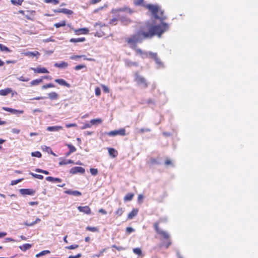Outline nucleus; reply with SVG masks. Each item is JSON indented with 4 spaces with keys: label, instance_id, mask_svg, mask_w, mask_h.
Segmentation results:
<instances>
[{
    "label": "nucleus",
    "instance_id": "2",
    "mask_svg": "<svg viewBox=\"0 0 258 258\" xmlns=\"http://www.w3.org/2000/svg\"><path fill=\"white\" fill-rule=\"evenodd\" d=\"M135 51L142 58L149 57L154 59L156 63L158 65L157 69L164 68V63L157 56V53L152 52L151 51H144L140 48H136L135 49Z\"/></svg>",
    "mask_w": 258,
    "mask_h": 258
},
{
    "label": "nucleus",
    "instance_id": "22",
    "mask_svg": "<svg viewBox=\"0 0 258 258\" xmlns=\"http://www.w3.org/2000/svg\"><path fill=\"white\" fill-rule=\"evenodd\" d=\"M32 244H29V243H25L24 244H23V245H21V246H19V248L20 249L23 251H26L27 250L29 249V248H30L31 247H32Z\"/></svg>",
    "mask_w": 258,
    "mask_h": 258
},
{
    "label": "nucleus",
    "instance_id": "63",
    "mask_svg": "<svg viewBox=\"0 0 258 258\" xmlns=\"http://www.w3.org/2000/svg\"><path fill=\"white\" fill-rule=\"evenodd\" d=\"M29 12L27 11L26 13H25V15L24 16L26 17V18L28 20H32V19L30 17V15H29Z\"/></svg>",
    "mask_w": 258,
    "mask_h": 258
},
{
    "label": "nucleus",
    "instance_id": "23",
    "mask_svg": "<svg viewBox=\"0 0 258 258\" xmlns=\"http://www.w3.org/2000/svg\"><path fill=\"white\" fill-rule=\"evenodd\" d=\"M86 40L85 37L78 38H71L70 40V41L72 43H78V42H83Z\"/></svg>",
    "mask_w": 258,
    "mask_h": 258
},
{
    "label": "nucleus",
    "instance_id": "29",
    "mask_svg": "<svg viewBox=\"0 0 258 258\" xmlns=\"http://www.w3.org/2000/svg\"><path fill=\"white\" fill-rule=\"evenodd\" d=\"M159 234L162 235L165 239H168L170 237L169 234L164 230H159Z\"/></svg>",
    "mask_w": 258,
    "mask_h": 258
},
{
    "label": "nucleus",
    "instance_id": "28",
    "mask_svg": "<svg viewBox=\"0 0 258 258\" xmlns=\"http://www.w3.org/2000/svg\"><path fill=\"white\" fill-rule=\"evenodd\" d=\"M0 50L1 51H5L7 53L11 52V50L8 47L2 44H0Z\"/></svg>",
    "mask_w": 258,
    "mask_h": 258
},
{
    "label": "nucleus",
    "instance_id": "24",
    "mask_svg": "<svg viewBox=\"0 0 258 258\" xmlns=\"http://www.w3.org/2000/svg\"><path fill=\"white\" fill-rule=\"evenodd\" d=\"M48 98L51 100H55L58 98V95L57 93L52 92L48 94Z\"/></svg>",
    "mask_w": 258,
    "mask_h": 258
},
{
    "label": "nucleus",
    "instance_id": "5",
    "mask_svg": "<svg viewBox=\"0 0 258 258\" xmlns=\"http://www.w3.org/2000/svg\"><path fill=\"white\" fill-rule=\"evenodd\" d=\"M146 7L151 12L155 19L158 18V13L159 11V6L152 4H148Z\"/></svg>",
    "mask_w": 258,
    "mask_h": 258
},
{
    "label": "nucleus",
    "instance_id": "49",
    "mask_svg": "<svg viewBox=\"0 0 258 258\" xmlns=\"http://www.w3.org/2000/svg\"><path fill=\"white\" fill-rule=\"evenodd\" d=\"M23 179H24V178H21V179H18L17 180H12L11 181V185H16L18 183L21 182Z\"/></svg>",
    "mask_w": 258,
    "mask_h": 258
},
{
    "label": "nucleus",
    "instance_id": "4",
    "mask_svg": "<svg viewBox=\"0 0 258 258\" xmlns=\"http://www.w3.org/2000/svg\"><path fill=\"white\" fill-rule=\"evenodd\" d=\"M134 76L135 81L141 88L144 89L148 87V83L144 77L141 76L138 72L135 73Z\"/></svg>",
    "mask_w": 258,
    "mask_h": 258
},
{
    "label": "nucleus",
    "instance_id": "43",
    "mask_svg": "<svg viewBox=\"0 0 258 258\" xmlns=\"http://www.w3.org/2000/svg\"><path fill=\"white\" fill-rule=\"evenodd\" d=\"M55 85L52 83H49L46 85H44L42 86V89H46L48 88L54 87Z\"/></svg>",
    "mask_w": 258,
    "mask_h": 258
},
{
    "label": "nucleus",
    "instance_id": "20",
    "mask_svg": "<svg viewBox=\"0 0 258 258\" xmlns=\"http://www.w3.org/2000/svg\"><path fill=\"white\" fill-rule=\"evenodd\" d=\"M12 91L11 88H7L5 89L0 90V95L7 96Z\"/></svg>",
    "mask_w": 258,
    "mask_h": 258
},
{
    "label": "nucleus",
    "instance_id": "34",
    "mask_svg": "<svg viewBox=\"0 0 258 258\" xmlns=\"http://www.w3.org/2000/svg\"><path fill=\"white\" fill-rule=\"evenodd\" d=\"M29 174L32 175L33 177L38 178L39 179H43L44 177L41 174H35L31 172H29Z\"/></svg>",
    "mask_w": 258,
    "mask_h": 258
},
{
    "label": "nucleus",
    "instance_id": "35",
    "mask_svg": "<svg viewBox=\"0 0 258 258\" xmlns=\"http://www.w3.org/2000/svg\"><path fill=\"white\" fill-rule=\"evenodd\" d=\"M27 55L29 56H37L40 55V53L37 51H34L33 52H28L27 53Z\"/></svg>",
    "mask_w": 258,
    "mask_h": 258
},
{
    "label": "nucleus",
    "instance_id": "31",
    "mask_svg": "<svg viewBox=\"0 0 258 258\" xmlns=\"http://www.w3.org/2000/svg\"><path fill=\"white\" fill-rule=\"evenodd\" d=\"M24 0H11V3L15 6H21Z\"/></svg>",
    "mask_w": 258,
    "mask_h": 258
},
{
    "label": "nucleus",
    "instance_id": "26",
    "mask_svg": "<svg viewBox=\"0 0 258 258\" xmlns=\"http://www.w3.org/2000/svg\"><path fill=\"white\" fill-rule=\"evenodd\" d=\"M42 82H43L42 78L37 79H35V80L32 81L30 83V84L31 86H36V85H38V84L42 83Z\"/></svg>",
    "mask_w": 258,
    "mask_h": 258
},
{
    "label": "nucleus",
    "instance_id": "62",
    "mask_svg": "<svg viewBox=\"0 0 258 258\" xmlns=\"http://www.w3.org/2000/svg\"><path fill=\"white\" fill-rule=\"evenodd\" d=\"M151 130L149 128H142L140 130L139 132L141 133H143L144 132H150Z\"/></svg>",
    "mask_w": 258,
    "mask_h": 258
},
{
    "label": "nucleus",
    "instance_id": "37",
    "mask_svg": "<svg viewBox=\"0 0 258 258\" xmlns=\"http://www.w3.org/2000/svg\"><path fill=\"white\" fill-rule=\"evenodd\" d=\"M66 146L69 148V151L72 153L76 152V148L71 144H67Z\"/></svg>",
    "mask_w": 258,
    "mask_h": 258
},
{
    "label": "nucleus",
    "instance_id": "55",
    "mask_svg": "<svg viewBox=\"0 0 258 258\" xmlns=\"http://www.w3.org/2000/svg\"><path fill=\"white\" fill-rule=\"evenodd\" d=\"M171 244V242L170 241H168L167 242H164L161 245V246L165 245L166 248H167Z\"/></svg>",
    "mask_w": 258,
    "mask_h": 258
},
{
    "label": "nucleus",
    "instance_id": "33",
    "mask_svg": "<svg viewBox=\"0 0 258 258\" xmlns=\"http://www.w3.org/2000/svg\"><path fill=\"white\" fill-rule=\"evenodd\" d=\"M66 25V22L65 21H62L59 23H55L54 24V26L56 28H58L60 27H63V26H65Z\"/></svg>",
    "mask_w": 258,
    "mask_h": 258
},
{
    "label": "nucleus",
    "instance_id": "8",
    "mask_svg": "<svg viewBox=\"0 0 258 258\" xmlns=\"http://www.w3.org/2000/svg\"><path fill=\"white\" fill-rule=\"evenodd\" d=\"M19 192L23 196H33L35 194V190L31 188H21L19 190Z\"/></svg>",
    "mask_w": 258,
    "mask_h": 258
},
{
    "label": "nucleus",
    "instance_id": "52",
    "mask_svg": "<svg viewBox=\"0 0 258 258\" xmlns=\"http://www.w3.org/2000/svg\"><path fill=\"white\" fill-rule=\"evenodd\" d=\"M78 247H79L78 245H77V244H73V245H70V246H66V248L68 249H76V248H78Z\"/></svg>",
    "mask_w": 258,
    "mask_h": 258
},
{
    "label": "nucleus",
    "instance_id": "40",
    "mask_svg": "<svg viewBox=\"0 0 258 258\" xmlns=\"http://www.w3.org/2000/svg\"><path fill=\"white\" fill-rule=\"evenodd\" d=\"M43 150H45V151H46L47 152H48V153H49L54 156H56V155L53 152V151L51 150V149L49 147L45 146L44 149Z\"/></svg>",
    "mask_w": 258,
    "mask_h": 258
},
{
    "label": "nucleus",
    "instance_id": "56",
    "mask_svg": "<svg viewBox=\"0 0 258 258\" xmlns=\"http://www.w3.org/2000/svg\"><path fill=\"white\" fill-rule=\"evenodd\" d=\"M94 26L95 27H97V26H99V27L100 28H102L103 27H107V25H105V24H103L101 22H99V23H96L94 25Z\"/></svg>",
    "mask_w": 258,
    "mask_h": 258
},
{
    "label": "nucleus",
    "instance_id": "17",
    "mask_svg": "<svg viewBox=\"0 0 258 258\" xmlns=\"http://www.w3.org/2000/svg\"><path fill=\"white\" fill-rule=\"evenodd\" d=\"M62 128L61 126H50L47 127V130L49 132H58Z\"/></svg>",
    "mask_w": 258,
    "mask_h": 258
},
{
    "label": "nucleus",
    "instance_id": "51",
    "mask_svg": "<svg viewBox=\"0 0 258 258\" xmlns=\"http://www.w3.org/2000/svg\"><path fill=\"white\" fill-rule=\"evenodd\" d=\"M90 171L92 175H96L98 173V170L96 168H90Z\"/></svg>",
    "mask_w": 258,
    "mask_h": 258
},
{
    "label": "nucleus",
    "instance_id": "19",
    "mask_svg": "<svg viewBox=\"0 0 258 258\" xmlns=\"http://www.w3.org/2000/svg\"><path fill=\"white\" fill-rule=\"evenodd\" d=\"M138 212V210L137 209H134L130 213L128 214L127 218L128 219H132L137 215Z\"/></svg>",
    "mask_w": 258,
    "mask_h": 258
},
{
    "label": "nucleus",
    "instance_id": "60",
    "mask_svg": "<svg viewBox=\"0 0 258 258\" xmlns=\"http://www.w3.org/2000/svg\"><path fill=\"white\" fill-rule=\"evenodd\" d=\"M144 199V196L143 195L140 194L138 196V202L139 204H141L143 202V200Z\"/></svg>",
    "mask_w": 258,
    "mask_h": 258
},
{
    "label": "nucleus",
    "instance_id": "13",
    "mask_svg": "<svg viewBox=\"0 0 258 258\" xmlns=\"http://www.w3.org/2000/svg\"><path fill=\"white\" fill-rule=\"evenodd\" d=\"M55 82L58 83L59 85L66 86L67 88H70L71 85L67 82L64 80L62 79H57L55 80Z\"/></svg>",
    "mask_w": 258,
    "mask_h": 258
},
{
    "label": "nucleus",
    "instance_id": "44",
    "mask_svg": "<svg viewBox=\"0 0 258 258\" xmlns=\"http://www.w3.org/2000/svg\"><path fill=\"white\" fill-rule=\"evenodd\" d=\"M143 104H147L148 105H150V104H152V105H155V102L154 101L151 99H147V100H144L143 102H142Z\"/></svg>",
    "mask_w": 258,
    "mask_h": 258
},
{
    "label": "nucleus",
    "instance_id": "57",
    "mask_svg": "<svg viewBox=\"0 0 258 258\" xmlns=\"http://www.w3.org/2000/svg\"><path fill=\"white\" fill-rule=\"evenodd\" d=\"M91 126V123H86L85 124H84L81 127V128L82 130H84V129H86L87 128H89Z\"/></svg>",
    "mask_w": 258,
    "mask_h": 258
},
{
    "label": "nucleus",
    "instance_id": "9",
    "mask_svg": "<svg viewBox=\"0 0 258 258\" xmlns=\"http://www.w3.org/2000/svg\"><path fill=\"white\" fill-rule=\"evenodd\" d=\"M2 109L6 111L10 112L13 114H16L17 115H18V114H23L24 113V110H17L7 107H3Z\"/></svg>",
    "mask_w": 258,
    "mask_h": 258
},
{
    "label": "nucleus",
    "instance_id": "47",
    "mask_svg": "<svg viewBox=\"0 0 258 258\" xmlns=\"http://www.w3.org/2000/svg\"><path fill=\"white\" fill-rule=\"evenodd\" d=\"M84 68H86V66L85 65H84V64H79V65L76 66L74 68V69L76 71H79V70H81V69H84Z\"/></svg>",
    "mask_w": 258,
    "mask_h": 258
},
{
    "label": "nucleus",
    "instance_id": "42",
    "mask_svg": "<svg viewBox=\"0 0 258 258\" xmlns=\"http://www.w3.org/2000/svg\"><path fill=\"white\" fill-rule=\"evenodd\" d=\"M44 2L47 4H53V5H57L59 3L58 0H44Z\"/></svg>",
    "mask_w": 258,
    "mask_h": 258
},
{
    "label": "nucleus",
    "instance_id": "64",
    "mask_svg": "<svg viewBox=\"0 0 258 258\" xmlns=\"http://www.w3.org/2000/svg\"><path fill=\"white\" fill-rule=\"evenodd\" d=\"M82 256L81 253H78L76 255H70L68 258H80Z\"/></svg>",
    "mask_w": 258,
    "mask_h": 258
},
{
    "label": "nucleus",
    "instance_id": "15",
    "mask_svg": "<svg viewBox=\"0 0 258 258\" xmlns=\"http://www.w3.org/2000/svg\"><path fill=\"white\" fill-rule=\"evenodd\" d=\"M68 63L65 61H61L60 62H55L54 67L60 69L66 68L68 67Z\"/></svg>",
    "mask_w": 258,
    "mask_h": 258
},
{
    "label": "nucleus",
    "instance_id": "58",
    "mask_svg": "<svg viewBox=\"0 0 258 258\" xmlns=\"http://www.w3.org/2000/svg\"><path fill=\"white\" fill-rule=\"evenodd\" d=\"M101 87L102 88V90L103 92L105 93H108L109 91V88L104 85H101Z\"/></svg>",
    "mask_w": 258,
    "mask_h": 258
},
{
    "label": "nucleus",
    "instance_id": "7",
    "mask_svg": "<svg viewBox=\"0 0 258 258\" xmlns=\"http://www.w3.org/2000/svg\"><path fill=\"white\" fill-rule=\"evenodd\" d=\"M85 172V170L84 168L79 166L74 167L70 170V173L72 174H76L78 173L83 174Z\"/></svg>",
    "mask_w": 258,
    "mask_h": 258
},
{
    "label": "nucleus",
    "instance_id": "32",
    "mask_svg": "<svg viewBox=\"0 0 258 258\" xmlns=\"http://www.w3.org/2000/svg\"><path fill=\"white\" fill-rule=\"evenodd\" d=\"M117 135L120 136H125V130L124 128H120L118 130H115Z\"/></svg>",
    "mask_w": 258,
    "mask_h": 258
},
{
    "label": "nucleus",
    "instance_id": "11",
    "mask_svg": "<svg viewBox=\"0 0 258 258\" xmlns=\"http://www.w3.org/2000/svg\"><path fill=\"white\" fill-rule=\"evenodd\" d=\"M78 209L80 212L84 213L86 214H90L91 213V209L87 206H79L78 207Z\"/></svg>",
    "mask_w": 258,
    "mask_h": 258
},
{
    "label": "nucleus",
    "instance_id": "21",
    "mask_svg": "<svg viewBox=\"0 0 258 258\" xmlns=\"http://www.w3.org/2000/svg\"><path fill=\"white\" fill-rule=\"evenodd\" d=\"M108 151L109 155L113 158L116 157L117 155V152L114 148H108Z\"/></svg>",
    "mask_w": 258,
    "mask_h": 258
},
{
    "label": "nucleus",
    "instance_id": "46",
    "mask_svg": "<svg viewBox=\"0 0 258 258\" xmlns=\"http://www.w3.org/2000/svg\"><path fill=\"white\" fill-rule=\"evenodd\" d=\"M133 252L137 254L141 255L142 254V250L140 248H135L133 249Z\"/></svg>",
    "mask_w": 258,
    "mask_h": 258
},
{
    "label": "nucleus",
    "instance_id": "18",
    "mask_svg": "<svg viewBox=\"0 0 258 258\" xmlns=\"http://www.w3.org/2000/svg\"><path fill=\"white\" fill-rule=\"evenodd\" d=\"M119 19L122 24L124 25H127L132 22V21L130 18L125 17H120Z\"/></svg>",
    "mask_w": 258,
    "mask_h": 258
},
{
    "label": "nucleus",
    "instance_id": "25",
    "mask_svg": "<svg viewBox=\"0 0 258 258\" xmlns=\"http://www.w3.org/2000/svg\"><path fill=\"white\" fill-rule=\"evenodd\" d=\"M125 64L129 67H131L132 66H137L138 63L136 62L132 61L131 60L129 59H125L124 60Z\"/></svg>",
    "mask_w": 258,
    "mask_h": 258
},
{
    "label": "nucleus",
    "instance_id": "48",
    "mask_svg": "<svg viewBox=\"0 0 258 258\" xmlns=\"http://www.w3.org/2000/svg\"><path fill=\"white\" fill-rule=\"evenodd\" d=\"M105 134L109 136H112V137H114V136H116V133L115 130L112 131H110L109 132H106L105 133Z\"/></svg>",
    "mask_w": 258,
    "mask_h": 258
},
{
    "label": "nucleus",
    "instance_id": "38",
    "mask_svg": "<svg viewBox=\"0 0 258 258\" xmlns=\"http://www.w3.org/2000/svg\"><path fill=\"white\" fill-rule=\"evenodd\" d=\"M32 157H36L37 158H41L42 156L41 153L39 151H35L31 153Z\"/></svg>",
    "mask_w": 258,
    "mask_h": 258
},
{
    "label": "nucleus",
    "instance_id": "59",
    "mask_svg": "<svg viewBox=\"0 0 258 258\" xmlns=\"http://www.w3.org/2000/svg\"><path fill=\"white\" fill-rule=\"evenodd\" d=\"M95 95L99 96L101 94V90L99 87H96L95 90Z\"/></svg>",
    "mask_w": 258,
    "mask_h": 258
},
{
    "label": "nucleus",
    "instance_id": "36",
    "mask_svg": "<svg viewBox=\"0 0 258 258\" xmlns=\"http://www.w3.org/2000/svg\"><path fill=\"white\" fill-rule=\"evenodd\" d=\"M50 252V251L48 250H43V251H41L40 252L37 253L36 255V257H39L41 256L44 255L46 254L49 253Z\"/></svg>",
    "mask_w": 258,
    "mask_h": 258
},
{
    "label": "nucleus",
    "instance_id": "14",
    "mask_svg": "<svg viewBox=\"0 0 258 258\" xmlns=\"http://www.w3.org/2000/svg\"><path fill=\"white\" fill-rule=\"evenodd\" d=\"M64 193L68 195L74 196H80L82 195L81 192L78 190H73L72 189H68L64 191Z\"/></svg>",
    "mask_w": 258,
    "mask_h": 258
},
{
    "label": "nucleus",
    "instance_id": "3",
    "mask_svg": "<svg viewBox=\"0 0 258 258\" xmlns=\"http://www.w3.org/2000/svg\"><path fill=\"white\" fill-rule=\"evenodd\" d=\"M159 13L160 16L158 15V18H156L155 19H159L160 21V24L159 25H151V26H159L160 29L159 30L156 31V33H158L160 31L163 32L162 34L166 31H167L169 28V25L165 22H164V21L167 19V17L164 15V11L161 10L159 7V11L158 12Z\"/></svg>",
    "mask_w": 258,
    "mask_h": 258
},
{
    "label": "nucleus",
    "instance_id": "61",
    "mask_svg": "<svg viewBox=\"0 0 258 258\" xmlns=\"http://www.w3.org/2000/svg\"><path fill=\"white\" fill-rule=\"evenodd\" d=\"M135 229L131 227H128L126 228V232L128 233H131L134 232Z\"/></svg>",
    "mask_w": 258,
    "mask_h": 258
},
{
    "label": "nucleus",
    "instance_id": "1",
    "mask_svg": "<svg viewBox=\"0 0 258 258\" xmlns=\"http://www.w3.org/2000/svg\"><path fill=\"white\" fill-rule=\"evenodd\" d=\"M159 26H150L148 32L140 30L127 38L126 41L130 45V47L135 48L137 47V43H141L145 39H151L155 35L161 37L163 32L160 31L158 33L156 32V31L159 30Z\"/></svg>",
    "mask_w": 258,
    "mask_h": 258
},
{
    "label": "nucleus",
    "instance_id": "39",
    "mask_svg": "<svg viewBox=\"0 0 258 258\" xmlns=\"http://www.w3.org/2000/svg\"><path fill=\"white\" fill-rule=\"evenodd\" d=\"M124 210L123 208H119L115 212V214L117 216H120L122 214Z\"/></svg>",
    "mask_w": 258,
    "mask_h": 258
},
{
    "label": "nucleus",
    "instance_id": "41",
    "mask_svg": "<svg viewBox=\"0 0 258 258\" xmlns=\"http://www.w3.org/2000/svg\"><path fill=\"white\" fill-rule=\"evenodd\" d=\"M61 12L62 13L67 14V15H72L73 14V12L72 10H69L67 9H65V8L62 9Z\"/></svg>",
    "mask_w": 258,
    "mask_h": 258
},
{
    "label": "nucleus",
    "instance_id": "54",
    "mask_svg": "<svg viewBox=\"0 0 258 258\" xmlns=\"http://www.w3.org/2000/svg\"><path fill=\"white\" fill-rule=\"evenodd\" d=\"M86 229L88 231H91V232H96V231H97V228L96 227H95L88 226V227H87Z\"/></svg>",
    "mask_w": 258,
    "mask_h": 258
},
{
    "label": "nucleus",
    "instance_id": "12",
    "mask_svg": "<svg viewBox=\"0 0 258 258\" xmlns=\"http://www.w3.org/2000/svg\"><path fill=\"white\" fill-rule=\"evenodd\" d=\"M74 32L76 35L87 34L89 33V30L86 28H80L74 30Z\"/></svg>",
    "mask_w": 258,
    "mask_h": 258
},
{
    "label": "nucleus",
    "instance_id": "30",
    "mask_svg": "<svg viewBox=\"0 0 258 258\" xmlns=\"http://www.w3.org/2000/svg\"><path fill=\"white\" fill-rule=\"evenodd\" d=\"M102 122V120L100 118H96V119H93L90 120V123L91 125L96 124L98 123H100Z\"/></svg>",
    "mask_w": 258,
    "mask_h": 258
},
{
    "label": "nucleus",
    "instance_id": "6",
    "mask_svg": "<svg viewBox=\"0 0 258 258\" xmlns=\"http://www.w3.org/2000/svg\"><path fill=\"white\" fill-rule=\"evenodd\" d=\"M133 11L127 6H123L121 8L113 9L112 10V13L116 14L119 12H126L130 14H132L133 13Z\"/></svg>",
    "mask_w": 258,
    "mask_h": 258
},
{
    "label": "nucleus",
    "instance_id": "27",
    "mask_svg": "<svg viewBox=\"0 0 258 258\" xmlns=\"http://www.w3.org/2000/svg\"><path fill=\"white\" fill-rule=\"evenodd\" d=\"M134 196V194L133 193H128L124 197V201H131Z\"/></svg>",
    "mask_w": 258,
    "mask_h": 258
},
{
    "label": "nucleus",
    "instance_id": "16",
    "mask_svg": "<svg viewBox=\"0 0 258 258\" xmlns=\"http://www.w3.org/2000/svg\"><path fill=\"white\" fill-rule=\"evenodd\" d=\"M46 180L48 181L52 182H61L62 181L61 179L57 177H53L52 176L46 177Z\"/></svg>",
    "mask_w": 258,
    "mask_h": 258
},
{
    "label": "nucleus",
    "instance_id": "10",
    "mask_svg": "<svg viewBox=\"0 0 258 258\" xmlns=\"http://www.w3.org/2000/svg\"><path fill=\"white\" fill-rule=\"evenodd\" d=\"M31 70H33L35 73H48L49 71L45 68L38 67L36 68H30Z\"/></svg>",
    "mask_w": 258,
    "mask_h": 258
},
{
    "label": "nucleus",
    "instance_id": "53",
    "mask_svg": "<svg viewBox=\"0 0 258 258\" xmlns=\"http://www.w3.org/2000/svg\"><path fill=\"white\" fill-rule=\"evenodd\" d=\"M144 0H134V4L136 6H141L142 5Z\"/></svg>",
    "mask_w": 258,
    "mask_h": 258
},
{
    "label": "nucleus",
    "instance_id": "50",
    "mask_svg": "<svg viewBox=\"0 0 258 258\" xmlns=\"http://www.w3.org/2000/svg\"><path fill=\"white\" fill-rule=\"evenodd\" d=\"M17 79L19 81L23 82H28L29 80V79L28 78H26L23 76L17 77Z\"/></svg>",
    "mask_w": 258,
    "mask_h": 258
},
{
    "label": "nucleus",
    "instance_id": "45",
    "mask_svg": "<svg viewBox=\"0 0 258 258\" xmlns=\"http://www.w3.org/2000/svg\"><path fill=\"white\" fill-rule=\"evenodd\" d=\"M106 250V249L105 248H104L102 250H101L99 253H96L95 254H94L93 257L94 258H95V257H99L100 256H101L103 254V252Z\"/></svg>",
    "mask_w": 258,
    "mask_h": 258
}]
</instances>
